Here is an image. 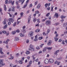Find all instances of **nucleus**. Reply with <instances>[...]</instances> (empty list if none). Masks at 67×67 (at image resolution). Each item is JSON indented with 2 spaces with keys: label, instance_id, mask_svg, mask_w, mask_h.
<instances>
[{
  "label": "nucleus",
  "instance_id": "nucleus-1",
  "mask_svg": "<svg viewBox=\"0 0 67 67\" xmlns=\"http://www.w3.org/2000/svg\"><path fill=\"white\" fill-rule=\"evenodd\" d=\"M52 49V47H45L43 49V53H44L45 52H46V50L47 49L48 50H51Z\"/></svg>",
  "mask_w": 67,
  "mask_h": 67
},
{
  "label": "nucleus",
  "instance_id": "nucleus-2",
  "mask_svg": "<svg viewBox=\"0 0 67 67\" xmlns=\"http://www.w3.org/2000/svg\"><path fill=\"white\" fill-rule=\"evenodd\" d=\"M9 21L8 23V25H10V24H11V22L12 23H13L14 21V20L13 19H12V18H9Z\"/></svg>",
  "mask_w": 67,
  "mask_h": 67
},
{
  "label": "nucleus",
  "instance_id": "nucleus-3",
  "mask_svg": "<svg viewBox=\"0 0 67 67\" xmlns=\"http://www.w3.org/2000/svg\"><path fill=\"white\" fill-rule=\"evenodd\" d=\"M51 21L48 20L46 21V24L47 25L49 26V25H51Z\"/></svg>",
  "mask_w": 67,
  "mask_h": 67
},
{
  "label": "nucleus",
  "instance_id": "nucleus-4",
  "mask_svg": "<svg viewBox=\"0 0 67 67\" xmlns=\"http://www.w3.org/2000/svg\"><path fill=\"white\" fill-rule=\"evenodd\" d=\"M32 49H33V51H34V49L33 48V46L32 44H31L30 45V48H29V51H31L32 50Z\"/></svg>",
  "mask_w": 67,
  "mask_h": 67
},
{
  "label": "nucleus",
  "instance_id": "nucleus-5",
  "mask_svg": "<svg viewBox=\"0 0 67 67\" xmlns=\"http://www.w3.org/2000/svg\"><path fill=\"white\" fill-rule=\"evenodd\" d=\"M54 62V60L52 59H50L49 60V63L51 64Z\"/></svg>",
  "mask_w": 67,
  "mask_h": 67
},
{
  "label": "nucleus",
  "instance_id": "nucleus-6",
  "mask_svg": "<svg viewBox=\"0 0 67 67\" xmlns=\"http://www.w3.org/2000/svg\"><path fill=\"white\" fill-rule=\"evenodd\" d=\"M57 36H58V34H57L55 35V37H54V39L55 40V42H57L58 41V38H56Z\"/></svg>",
  "mask_w": 67,
  "mask_h": 67
},
{
  "label": "nucleus",
  "instance_id": "nucleus-7",
  "mask_svg": "<svg viewBox=\"0 0 67 67\" xmlns=\"http://www.w3.org/2000/svg\"><path fill=\"white\" fill-rule=\"evenodd\" d=\"M38 40V38H37V35H36L35 36V38L34 39V41L35 42H37Z\"/></svg>",
  "mask_w": 67,
  "mask_h": 67
},
{
  "label": "nucleus",
  "instance_id": "nucleus-8",
  "mask_svg": "<svg viewBox=\"0 0 67 67\" xmlns=\"http://www.w3.org/2000/svg\"><path fill=\"white\" fill-rule=\"evenodd\" d=\"M33 35V32L32 31L30 32L29 34V36L31 37Z\"/></svg>",
  "mask_w": 67,
  "mask_h": 67
},
{
  "label": "nucleus",
  "instance_id": "nucleus-9",
  "mask_svg": "<svg viewBox=\"0 0 67 67\" xmlns=\"http://www.w3.org/2000/svg\"><path fill=\"white\" fill-rule=\"evenodd\" d=\"M44 63L46 64H47L48 63H49V60L47 59H46L44 60Z\"/></svg>",
  "mask_w": 67,
  "mask_h": 67
},
{
  "label": "nucleus",
  "instance_id": "nucleus-10",
  "mask_svg": "<svg viewBox=\"0 0 67 67\" xmlns=\"http://www.w3.org/2000/svg\"><path fill=\"white\" fill-rule=\"evenodd\" d=\"M1 64L2 65V66H3L5 65V64L3 63V62H2V60H0V64Z\"/></svg>",
  "mask_w": 67,
  "mask_h": 67
},
{
  "label": "nucleus",
  "instance_id": "nucleus-11",
  "mask_svg": "<svg viewBox=\"0 0 67 67\" xmlns=\"http://www.w3.org/2000/svg\"><path fill=\"white\" fill-rule=\"evenodd\" d=\"M50 4H51L50 3H49V4L46 3L45 4V6L46 8H47V6H48V7H49V5H50Z\"/></svg>",
  "mask_w": 67,
  "mask_h": 67
},
{
  "label": "nucleus",
  "instance_id": "nucleus-12",
  "mask_svg": "<svg viewBox=\"0 0 67 67\" xmlns=\"http://www.w3.org/2000/svg\"><path fill=\"white\" fill-rule=\"evenodd\" d=\"M51 43H52V41L51 40H49L48 42L47 43L48 45L49 46L51 45Z\"/></svg>",
  "mask_w": 67,
  "mask_h": 67
},
{
  "label": "nucleus",
  "instance_id": "nucleus-13",
  "mask_svg": "<svg viewBox=\"0 0 67 67\" xmlns=\"http://www.w3.org/2000/svg\"><path fill=\"white\" fill-rule=\"evenodd\" d=\"M0 53L1 54H3V52H2V48H0Z\"/></svg>",
  "mask_w": 67,
  "mask_h": 67
},
{
  "label": "nucleus",
  "instance_id": "nucleus-14",
  "mask_svg": "<svg viewBox=\"0 0 67 67\" xmlns=\"http://www.w3.org/2000/svg\"><path fill=\"white\" fill-rule=\"evenodd\" d=\"M3 33H4V34H5V33H6V35L8 36V35H9V33H7V31H5V30H4L3 31Z\"/></svg>",
  "mask_w": 67,
  "mask_h": 67
},
{
  "label": "nucleus",
  "instance_id": "nucleus-15",
  "mask_svg": "<svg viewBox=\"0 0 67 67\" xmlns=\"http://www.w3.org/2000/svg\"><path fill=\"white\" fill-rule=\"evenodd\" d=\"M9 41H10V40L9 39H7V40L5 42V41H4L3 42V43H5L6 44H8V42H9Z\"/></svg>",
  "mask_w": 67,
  "mask_h": 67
},
{
  "label": "nucleus",
  "instance_id": "nucleus-16",
  "mask_svg": "<svg viewBox=\"0 0 67 67\" xmlns=\"http://www.w3.org/2000/svg\"><path fill=\"white\" fill-rule=\"evenodd\" d=\"M57 64V65H59L60 64V62H58L57 61H56L55 62V64Z\"/></svg>",
  "mask_w": 67,
  "mask_h": 67
},
{
  "label": "nucleus",
  "instance_id": "nucleus-17",
  "mask_svg": "<svg viewBox=\"0 0 67 67\" xmlns=\"http://www.w3.org/2000/svg\"><path fill=\"white\" fill-rule=\"evenodd\" d=\"M20 19H21V18H19L17 20V24H19V23H20V22H21L20 21H18L19 20H20Z\"/></svg>",
  "mask_w": 67,
  "mask_h": 67
},
{
  "label": "nucleus",
  "instance_id": "nucleus-18",
  "mask_svg": "<svg viewBox=\"0 0 67 67\" xmlns=\"http://www.w3.org/2000/svg\"><path fill=\"white\" fill-rule=\"evenodd\" d=\"M19 38L16 37H15V41H19Z\"/></svg>",
  "mask_w": 67,
  "mask_h": 67
},
{
  "label": "nucleus",
  "instance_id": "nucleus-19",
  "mask_svg": "<svg viewBox=\"0 0 67 67\" xmlns=\"http://www.w3.org/2000/svg\"><path fill=\"white\" fill-rule=\"evenodd\" d=\"M31 20V17H29L28 18V23H30V20Z\"/></svg>",
  "mask_w": 67,
  "mask_h": 67
},
{
  "label": "nucleus",
  "instance_id": "nucleus-20",
  "mask_svg": "<svg viewBox=\"0 0 67 67\" xmlns=\"http://www.w3.org/2000/svg\"><path fill=\"white\" fill-rule=\"evenodd\" d=\"M59 52V50H57L56 52L54 53V55H57V54Z\"/></svg>",
  "mask_w": 67,
  "mask_h": 67
},
{
  "label": "nucleus",
  "instance_id": "nucleus-21",
  "mask_svg": "<svg viewBox=\"0 0 67 67\" xmlns=\"http://www.w3.org/2000/svg\"><path fill=\"white\" fill-rule=\"evenodd\" d=\"M20 36H21V37H23L24 36V35L23 34H22V33H20Z\"/></svg>",
  "mask_w": 67,
  "mask_h": 67
},
{
  "label": "nucleus",
  "instance_id": "nucleus-22",
  "mask_svg": "<svg viewBox=\"0 0 67 67\" xmlns=\"http://www.w3.org/2000/svg\"><path fill=\"white\" fill-rule=\"evenodd\" d=\"M36 19L34 17L33 19V21L35 23L36 21Z\"/></svg>",
  "mask_w": 67,
  "mask_h": 67
},
{
  "label": "nucleus",
  "instance_id": "nucleus-23",
  "mask_svg": "<svg viewBox=\"0 0 67 67\" xmlns=\"http://www.w3.org/2000/svg\"><path fill=\"white\" fill-rule=\"evenodd\" d=\"M5 3V4H8L9 3V2H8V0H6Z\"/></svg>",
  "mask_w": 67,
  "mask_h": 67
},
{
  "label": "nucleus",
  "instance_id": "nucleus-24",
  "mask_svg": "<svg viewBox=\"0 0 67 67\" xmlns=\"http://www.w3.org/2000/svg\"><path fill=\"white\" fill-rule=\"evenodd\" d=\"M3 24H4V25L6 24V20H5V19L4 21H3Z\"/></svg>",
  "mask_w": 67,
  "mask_h": 67
},
{
  "label": "nucleus",
  "instance_id": "nucleus-25",
  "mask_svg": "<svg viewBox=\"0 0 67 67\" xmlns=\"http://www.w3.org/2000/svg\"><path fill=\"white\" fill-rule=\"evenodd\" d=\"M41 7V5L40 4H38L37 7V9H39Z\"/></svg>",
  "mask_w": 67,
  "mask_h": 67
},
{
  "label": "nucleus",
  "instance_id": "nucleus-26",
  "mask_svg": "<svg viewBox=\"0 0 67 67\" xmlns=\"http://www.w3.org/2000/svg\"><path fill=\"white\" fill-rule=\"evenodd\" d=\"M4 10L6 11L7 10V8L6 7V5H4Z\"/></svg>",
  "mask_w": 67,
  "mask_h": 67
},
{
  "label": "nucleus",
  "instance_id": "nucleus-27",
  "mask_svg": "<svg viewBox=\"0 0 67 67\" xmlns=\"http://www.w3.org/2000/svg\"><path fill=\"white\" fill-rule=\"evenodd\" d=\"M27 5V4H25L23 7V8H25L26 7V6Z\"/></svg>",
  "mask_w": 67,
  "mask_h": 67
},
{
  "label": "nucleus",
  "instance_id": "nucleus-28",
  "mask_svg": "<svg viewBox=\"0 0 67 67\" xmlns=\"http://www.w3.org/2000/svg\"><path fill=\"white\" fill-rule=\"evenodd\" d=\"M40 31V30L37 29L35 30L36 32H39Z\"/></svg>",
  "mask_w": 67,
  "mask_h": 67
},
{
  "label": "nucleus",
  "instance_id": "nucleus-29",
  "mask_svg": "<svg viewBox=\"0 0 67 67\" xmlns=\"http://www.w3.org/2000/svg\"><path fill=\"white\" fill-rule=\"evenodd\" d=\"M43 37H39V40H41L42 39H43Z\"/></svg>",
  "mask_w": 67,
  "mask_h": 67
},
{
  "label": "nucleus",
  "instance_id": "nucleus-30",
  "mask_svg": "<svg viewBox=\"0 0 67 67\" xmlns=\"http://www.w3.org/2000/svg\"><path fill=\"white\" fill-rule=\"evenodd\" d=\"M21 31L22 32H24V33H25V32H26V31L25 29H23Z\"/></svg>",
  "mask_w": 67,
  "mask_h": 67
},
{
  "label": "nucleus",
  "instance_id": "nucleus-31",
  "mask_svg": "<svg viewBox=\"0 0 67 67\" xmlns=\"http://www.w3.org/2000/svg\"><path fill=\"white\" fill-rule=\"evenodd\" d=\"M19 64H22L23 63V62H22V61L21 60H19Z\"/></svg>",
  "mask_w": 67,
  "mask_h": 67
},
{
  "label": "nucleus",
  "instance_id": "nucleus-32",
  "mask_svg": "<svg viewBox=\"0 0 67 67\" xmlns=\"http://www.w3.org/2000/svg\"><path fill=\"white\" fill-rule=\"evenodd\" d=\"M11 3L12 5H14V1H13Z\"/></svg>",
  "mask_w": 67,
  "mask_h": 67
},
{
  "label": "nucleus",
  "instance_id": "nucleus-33",
  "mask_svg": "<svg viewBox=\"0 0 67 67\" xmlns=\"http://www.w3.org/2000/svg\"><path fill=\"white\" fill-rule=\"evenodd\" d=\"M47 18H45V19H43L42 20V22H44L46 20H47Z\"/></svg>",
  "mask_w": 67,
  "mask_h": 67
},
{
  "label": "nucleus",
  "instance_id": "nucleus-34",
  "mask_svg": "<svg viewBox=\"0 0 67 67\" xmlns=\"http://www.w3.org/2000/svg\"><path fill=\"white\" fill-rule=\"evenodd\" d=\"M33 6V5L32 4H31L29 6V8H32Z\"/></svg>",
  "mask_w": 67,
  "mask_h": 67
},
{
  "label": "nucleus",
  "instance_id": "nucleus-35",
  "mask_svg": "<svg viewBox=\"0 0 67 67\" xmlns=\"http://www.w3.org/2000/svg\"><path fill=\"white\" fill-rule=\"evenodd\" d=\"M55 16L56 17H58V13H55Z\"/></svg>",
  "mask_w": 67,
  "mask_h": 67
},
{
  "label": "nucleus",
  "instance_id": "nucleus-36",
  "mask_svg": "<svg viewBox=\"0 0 67 67\" xmlns=\"http://www.w3.org/2000/svg\"><path fill=\"white\" fill-rule=\"evenodd\" d=\"M32 60H30L29 63V65H31V64H32Z\"/></svg>",
  "mask_w": 67,
  "mask_h": 67
},
{
  "label": "nucleus",
  "instance_id": "nucleus-37",
  "mask_svg": "<svg viewBox=\"0 0 67 67\" xmlns=\"http://www.w3.org/2000/svg\"><path fill=\"white\" fill-rule=\"evenodd\" d=\"M50 32V30L49 29H48L47 32V34H48V33H49Z\"/></svg>",
  "mask_w": 67,
  "mask_h": 67
},
{
  "label": "nucleus",
  "instance_id": "nucleus-38",
  "mask_svg": "<svg viewBox=\"0 0 67 67\" xmlns=\"http://www.w3.org/2000/svg\"><path fill=\"white\" fill-rule=\"evenodd\" d=\"M16 33V32H15L13 31H12V34H13V35H14V34H15Z\"/></svg>",
  "mask_w": 67,
  "mask_h": 67
},
{
  "label": "nucleus",
  "instance_id": "nucleus-39",
  "mask_svg": "<svg viewBox=\"0 0 67 67\" xmlns=\"http://www.w3.org/2000/svg\"><path fill=\"white\" fill-rule=\"evenodd\" d=\"M16 22H15L13 24V25L14 26H15L16 25Z\"/></svg>",
  "mask_w": 67,
  "mask_h": 67
},
{
  "label": "nucleus",
  "instance_id": "nucleus-40",
  "mask_svg": "<svg viewBox=\"0 0 67 67\" xmlns=\"http://www.w3.org/2000/svg\"><path fill=\"white\" fill-rule=\"evenodd\" d=\"M53 8H54V7L53 6H52L51 7V11H53Z\"/></svg>",
  "mask_w": 67,
  "mask_h": 67
},
{
  "label": "nucleus",
  "instance_id": "nucleus-41",
  "mask_svg": "<svg viewBox=\"0 0 67 67\" xmlns=\"http://www.w3.org/2000/svg\"><path fill=\"white\" fill-rule=\"evenodd\" d=\"M30 52L29 51H27V52H26V54H30Z\"/></svg>",
  "mask_w": 67,
  "mask_h": 67
},
{
  "label": "nucleus",
  "instance_id": "nucleus-42",
  "mask_svg": "<svg viewBox=\"0 0 67 67\" xmlns=\"http://www.w3.org/2000/svg\"><path fill=\"white\" fill-rule=\"evenodd\" d=\"M44 44H42L40 46V47H43V45H44Z\"/></svg>",
  "mask_w": 67,
  "mask_h": 67
},
{
  "label": "nucleus",
  "instance_id": "nucleus-43",
  "mask_svg": "<svg viewBox=\"0 0 67 67\" xmlns=\"http://www.w3.org/2000/svg\"><path fill=\"white\" fill-rule=\"evenodd\" d=\"M18 14V13H15V14L14 15H13V17H14V16H15L14 15H17Z\"/></svg>",
  "mask_w": 67,
  "mask_h": 67
},
{
  "label": "nucleus",
  "instance_id": "nucleus-44",
  "mask_svg": "<svg viewBox=\"0 0 67 67\" xmlns=\"http://www.w3.org/2000/svg\"><path fill=\"white\" fill-rule=\"evenodd\" d=\"M16 32H17V33H19L20 30H19V29H18L16 30Z\"/></svg>",
  "mask_w": 67,
  "mask_h": 67
},
{
  "label": "nucleus",
  "instance_id": "nucleus-45",
  "mask_svg": "<svg viewBox=\"0 0 67 67\" xmlns=\"http://www.w3.org/2000/svg\"><path fill=\"white\" fill-rule=\"evenodd\" d=\"M37 21V22H38V23H40V19H38Z\"/></svg>",
  "mask_w": 67,
  "mask_h": 67
},
{
  "label": "nucleus",
  "instance_id": "nucleus-46",
  "mask_svg": "<svg viewBox=\"0 0 67 67\" xmlns=\"http://www.w3.org/2000/svg\"><path fill=\"white\" fill-rule=\"evenodd\" d=\"M20 15L21 16H23V13L22 12L20 13Z\"/></svg>",
  "mask_w": 67,
  "mask_h": 67
},
{
  "label": "nucleus",
  "instance_id": "nucleus-47",
  "mask_svg": "<svg viewBox=\"0 0 67 67\" xmlns=\"http://www.w3.org/2000/svg\"><path fill=\"white\" fill-rule=\"evenodd\" d=\"M29 0H27V1H26V4H27V3H29Z\"/></svg>",
  "mask_w": 67,
  "mask_h": 67
},
{
  "label": "nucleus",
  "instance_id": "nucleus-48",
  "mask_svg": "<svg viewBox=\"0 0 67 67\" xmlns=\"http://www.w3.org/2000/svg\"><path fill=\"white\" fill-rule=\"evenodd\" d=\"M8 26V25H5L4 26V28L5 29L7 28V27Z\"/></svg>",
  "mask_w": 67,
  "mask_h": 67
},
{
  "label": "nucleus",
  "instance_id": "nucleus-49",
  "mask_svg": "<svg viewBox=\"0 0 67 67\" xmlns=\"http://www.w3.org/2000/svg\"><path fill=\"white\" fill-rule=\"evenodd\" d=\"M50 13H48V14H47L46 15V16L48 17L49 16V14Z\"/></svg>",
  "mask_w": 67,
  "mask_h": 67
},
{
  "label": "nucleus",
  "instance_id": "nucleus-50",
  "mask_svg": "<svg viewBox=\"0 0 67 67\" xmlns=\"http://www.w3.org/2000/svg\"><path fill=\"white\" fill-rule=\"evenodd\" d=\"M38 2L37 1H36V2H35V5H36L37 4Z\"/></svg>",
  "mask_w": 67,
  "mask_h": 67
},
{
  "label": "nucleus",
  "instance_id": "nucleus-51",
  "mask_svg": "<svg viewBox=\"0 0 67 67\" xmlns=\"http://www.w3.org/2000/svg\"><path fill=\"white\" fill-rule=\"evenodd\" d=\"M36 13H37V14H38V13H39V11H37L36 12H35Z\"/></svg>",
  "mask_w": 67,
  "mask_h": 67
},
{
  "label": "nucleus",
  "instance_id": "nucleus-52",
  "mask_svg": "<svg viewBox=\"0 0 67 67\" xmlns=\"http://www.w3.org/2000/svg\"><path fill=\"white\" fill-rule=\"evenodd\" d=\"M62 43V44H63V45H64V44H65V41H64L63 40V42Z\"/></svg>",
  "mask_w": 67,
  "mask_h": 67
},
{
  "label": "nucleus",
  "instance_id": "nucleus-53",
  "mask_svg": "<svg viewBox=\"0 0 67 67\" xmlns=\"http://www.w3.org/2000/svg\"><path fill=\"white\" fill-rule=\"evenodd\" d=\"M25 1V0H23V1L21 2V4H23V3H24V2Z\"/></svg>",
  "mask_w": 67,
  "mask_h": 67
},
{
  "label": "nucleus",
  "instance_id": "nucleus-54",
  "mask_svg": "<svg viewBox=\"0 0 67 67\" xmlns=\"http://www.w3.org/2000/svg\"><path fill=\"white\" fill-rule=\"evenodd\" d=\"M22 1V0H19L18 1V2L19 3L21 2Z\"/></svg>",
  "mask_w": 67,
  "mask_h": 67
},
{
  "label": "nucleus",
  "instance_id": "nucleus-55",
  "mask_svg": "<svg viewBox=\"0 0 67 67\" xmlns=\"http://www.w3.org/2000/svg\"><path fill=\"white\" fill-rule=\"evenodd\" d=\"M38 59H37L35 60V62H38Z\"/></svg>",
  "mask_w": 67,
  "mask_h": 67
},
{
  "label": "nucleus",
  "instance_id": "nucleus-56",
  "mask_svg": "<svg viewBox=\"0 0 67 67\" xmlns=\"http://www.w3.org/2000/svg\"><path fill=\"white\" fill-rule=\"evenodd\" d=\"M25 27H26L25 26H24L23 27V29H25Z\"/></svg>",
  "mask_w": 67,
  "mask_h": 67
},
{
  "label": "nucleus",
  "instance_id": "nucleus-57",
  "mask_svg": "<svg viewBox=\"0 0 67 67\" xmlns=\"http://www.w3.org/2000/svg\"><path fill=\"white\" fill-rule=\"evenodd\" d=\"M36 48L37 49H40V48H39V47L37 46L36 47Z\"/></svg>",
  "mask_w": 67,
  "mask_h": 67
},
{
  "label": "nucleus",
  "instance_id": "nucleus-58",
  "mask_svg": "<svg viewBox=\"0 0 67 67\" xmlns=\"http://www.w3.org/2000/svg\"><path fill=\"white\" fill-rule=\"evenodd\" d=\"M29 40H27L26 41V43H29Z\"/></svg>",
  "mask_w": 67,
  "mask_h": 67
},
{
  "label": "nucleus",
  "instance_id": "nucleus-59",
  "mask_svg": "<svg viewBox=\"0 0 67 67\" xmlns=\"http://www.w3.org/2000/svg\"><path fill=\"white\" fill-rule=\"evenodd\" d=\"M10 66L11 67H12V66L13 67V64H10Z\"/></svg>",
  "mask_w": 67,
  "mask_h": 67
},
{
  "label": "nucleus",
  "instance_id": "nucleus-60",
  "mask_svg": "<svg viewBox=\"0 0 67 67\" xmlns=\"http://www.w3.org/2000/svg\"><path fill=\"white\" fill-rule=\"evenodd\" d=\"M43 35H46V34H45V32H43Z\"/></svg>",
  "mask_w": 67,
  "mask_h": 67
},
{
  "label": "nucleus",
  "instance_id": "nucleus-61",
  "mask_svg": "<svg viewBox=\"0 0 67 67\" xmlns=\"http://www.w3.org/2000/svg\"><path fill=\"white\" fill-rule=\"evenodd\" d=\"M47 9L48 10H50V9H51V8H50V7H48L47 8Z\"/></svg>",
  "mask_w": 67,
  "mask_h": 67
},
{
  "label": "nucleus",
  "instance_id": "nucleus-62",
  "mask_svg": "<svg viewBox=\"0 0 67 67\" xmlns=\"http://www.w3.org/2000/svg\"><path fill=\"white\" fill-rule=\"evenodd\" d=\"M9 3H11L12 2V0H9Z\"/></svg>",
  "mask_w": 67,
  "mask_h": 67
},
{
  "label": "nucleus",
  "instance_id": "nucleus-63",
  "mask_svg": "<svg viewBox=\"0 0 67 67\" xmlns=\"http://www.w3.org/2000/svg\"><path fill=\"white\" fill-rule=\"evenodd\" d=\"M10 59H13V57H11V58H10Z\"/></svg>",
  "mask_w": 67,
  "mask_h": 67
},
{
  "label": "nucleus",
  "instance_id": "nucleus-64",
  "mask_svg": "<svg viewBox=\"0 0 67 67\" xmlns=\"http://www.w3.org/2000/svg\"><path fill=\"white\" fill-rule=\"evenodd\" d=\"M39 26V24H38L36 25V26Z\"/></svg>",
  "mask_w": 67,
  "mask_h": 67
}]
</instances>
